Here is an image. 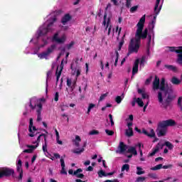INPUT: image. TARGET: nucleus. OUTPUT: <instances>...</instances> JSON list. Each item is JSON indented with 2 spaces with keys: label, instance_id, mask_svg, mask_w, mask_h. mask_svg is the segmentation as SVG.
<instances>
[{
  "label": "nucleus",
  "instance_id": "nucleus-1",
  "mask_svg": "<svg viewBox=\"0 0 182 182\" xmlns=\"http://www.w3.org/2000/svg\"><path fill=\"white\" fill-rule=\"evenodd\" d=\"M144 22H146V15H144L136 24L137 29L135 34V38H132L129 42L127 56H129L132 53H137L139 49H140L141 39H146V38H147L149 30L147 28L144 29ZM143 29H144V32Z\"/></svg>",
  "mask_w": 182,
  "mask_h": 182
},
{
  "label": "nucleus",
  "instance_id": "nucleus-2",
  "mask_svg": "<svg viewBox=\"0 0 182 182\" xmlns=\"http://www.w3.org/2000/svg\"><path fill=\"white\" fill-rule=\"evenodd\" d=\"M176 121L171 119L160 122L158 124L156 129V134L158 137L164 136L167 133V127H173L176 126Z\"/></svg>",
  "mask_w": 182,
  "mask_h": 182
},
{
  "label": "nucleus",
  "instance_id": "nucleus-3",
  "mask_svg": "<svg viewBox=\"0 0 182 182\" xmlns=\"http://www.w3.org/2000/svg\"><path fill=\"white\" fill-rule=\"evenodd\" d=\"M171 93H173V92L168 91L166 99L163 101V93L161 92V91L158 92V100L159 103H161L164 109H167L174 99V97L173 96V95H171Z\"/></svg>",
  "mask_w": 182,
  "mask_h": 182
},
{
  "label": "nucleus",
  "instance_id": "nucleus-4",
  "mask_svg": "<svg viewBox=\"0 0 182 182\" xmlns=\"http://www.w3.org/2000/svg\"><path fill=\"white\" fill-rule=\"evenodd\" d=\"M57 21L56 17H53L52 20L47 24L46 27H41L38 31V38L46 35L48 32H52L53 28V23Z\"/></svg>",
  "mask_w": 182,
  "mask_h": 182
},
{
  "label": "nucleus",
  "instance_id": "nucleus-5",
  "mask_svg": "<svg viewBox=\"0 0 182 182\" xmlns=\"http://www.w3.org/2000/svg\"><path fill=\"white\" fill-rule=\"evenodd\" d=\"M43 136H45V134H41L38 136L37 140L33 142V144H36V145H26V147H28V149H24L23 153H28V154L33 153V150L39 146V143H41V137H43Z\"/></svg>",
  "mask_w": 182,
  "mask_h": 182
},
{
  "label": "nucleus",
  "instance_id": "nucleus-6",
  "mask_svg": "<svg viewBox=\"0 0 182 182\" xmlns=\"http://www.w3.org/2000/svg\"><path fill=\"white\" fill-rule=\"evenodd\" d=\"M15 177V170L11 168H3L0 171V178L2 177Z\"/></svg>",
  "mask_w": 182,
  "mask_h": 182
},
{
  "label": "nucleus",
  "instance_id": "nucleus-7",
  "mask_svg": "<svg viewBox=\"0 0 182 182\" xmlns=\"http://www.w3.org/2000/svg\"><path fill=\"white\" fill-rule=\"evenodd\" d=\"M55 49H56V45L55 44L51 45L50 47L47 48L46 51L38 55V58H40V59H48V56L53 53V51L55 50Z\"/></svg>",
  "mask_w": 182,
  "mask_h": 182
},
{
  "label": "nucleus",
  "instance_id": "nucleus-8",
  "mask_svg": "<svg viewBox=\"0 0 182 182\" xmlns=\"http://www.w3.org/2000/svg\"><path fill=\"white\" fill-rule=\"evenodd\" d=\"M160 92H164L165 96H167V94H168V92H173V90L168 89V85H166V79L161 78V82L159 83Z\"/></svg>",
  "mask_w": 182,
  "mask_h": 182
},
{
  "label": "nucleus",
  "instance_id": "nucleus-9",
  "mask_svg": "<svg viewBox=\"0 0 182 182\" xmlns=\"http://www.w3.org/2000/svg\"><path fill=\"white\" fill-rule=\"evenodd\" d=\"M16 171L19 174L18 179L22 180L23 178V169H22V160L21 159H18L16 164Z\"/></svg>",
  "mask_w": 182,
  "mask_h": 182
},
{
  "label": "nucleus",
  "instance_id": "nucleus-10",
  "mask_svg": "<svg viewBox=\"0 0 182 182\" xmlns=\"http://www.w3.org/2000/svg\"><path fill=\"white\" fill-rule=\"evenodd\" d=\"M28 132L31 133V134H28V136L30 137H35V134H33V132H36V127L33 126V118H30V120H29Z\"/></svg>",
  "mask_w": 182,
  "mask_h": 182
},
{
  "label": "nucleus",
  "instance_id": "nucleus-11",
  "mask_svg": "<svg viewBox=\"0 0 182 182\" xmlns=\"http://www.w3.org/2000/svg\"><path fill=\"white\" fill-rule=\"evenodd\" d=\"M59 34L55 33L53 37V41L57 42V43H65L66 42V36L63 35L61 38H58Z\"/></svg>",
  "mask_w": 182,
  "mask_h": 182
},
{
  "label": "nucleus",
  "instance_id": "nucleus-12",
  "mask_svg": "<svg viewBox=\"0 0 182 182\" xmlns=\"http://www.w3.org/2000/svg\"><path fill=\"white\" fill-rule=\"evenodd\" d=\"M166 49H168V52H175V53H179V55H182V46H168L166 47Z\"/></svg>",
  "mask_w": 182,
  "mask_h": 182
},
{
  "label": "nucleus",
  "instance_id": "nucleus-13",
  "mask_svg": "<svg viewBox=\"0 0 182 182\" xmlns=\"http://www.w3.org/2000/svg\"><path fill=\"white\" fill-rule=\"evenodd\" d=\"M65 157H66V155H63V156H61L60 159V163L61 164V171L60 174H68V172L66 171V169H65Z\"/></svg>",
  "mask_w": 182,
  "mask_h": 182
},
{
  "label": "nucleus",
  "instance_id": "nucleus-14",
  "mask_svg": "<svg viewBox=\"0 0 182 182\" xmlns=\"http://www.w3.org/2000/svg\"><path fill=\"white\" fill-rule=\"evenodd\" d=\"M37 107L38 108L36 110V112H37V122H41L42 120V115H41L42 107H43L42 104L41 102L37 104Z\"/></svg>",
  "mask_w": 182,
  "mask_h": 182
},
{
  "label": "nucleus",
  "instance_id": "nucleus-15",
  "mask_svg": "<svg viewBox=\"0 0 182 182\" xmlns=\"http://www.w3.org/2000/svg\"><path fill=\"white\" fill-rule=\"evenodd\" d=\"M160 90V78L157 75H155V78L153 82V90Z\"/></svg>",
  "mask_w": 182,
  "mask_h": 182
},
{
  "label": "nucleus",
  "instance_id": "nucleus-16",
  "mask_svg": "<svg viewBox=\"0 0 182 182\" xmlns=\"http://www.w3.org/2000/svg\"><path fill=\"white\" fill-rule=\"evenodd\" d=\"M59 70V67H57V70L55 72V75H56V83L59 82V78L60 77V75H62V70H63V61L61 62V64L60 65V70Z\"/></svg>",
  "mask_w": 182,
  "mask_h": 182
},
{
  "label": "nucleus",
  "instance_id": "nucleus-17",
  "mask_svg": "<svg viewBox=\"0 0 182 182\" xmlns=\"http://www.w3.org/2000/svg\"><path fill=\"white\" fill-rule=\"evenodd\" d=\"M139 63H140V60L136 59L134 63V66L132 68V76H134L136 73H139Z\"/></svg>",
  "mask_w": 182,
  "mask_h": 182
},
{
  "label": "nucleus",
  "instance_id": "nucleus-18",
  "mask_svg": "<svg viewBox=\"0 0 182 182\" xmlns=\"http://www.w3.org/2000/svg\"><path fill=\"white\" fill-rule=\"evenodd\" d=\"M159 5H160V0H156L154 9V12L155 14V16H154V19H156L157 18V16L159 15L160 12V9H161V7L159 9ZM158 9V11H157Z\"/></svg>",
  "mask_w": 182,
  "mask_h": 182
},
{
  "label": "nucleus",
  "instance_id": "nucleus-19",
  "mask_svg": "<svg viewBox=\"0 0 182 182\" xmlns=\"http://www.w3.org/2000/svg\"><path fill=\"white\" fill-rule=\"evenodd\" d=\"M70 19H72V16H70L69 14H67L62 18L61 23L63 25H66V23H68Z\"/></svg>",
  "mask_w": 182,
  "mask_h": 182
},
{
  "label": "nucleus",
  "instance_id": "nucleus-20",
  "mask_svg": "<svg viewBox=\"0 0 182 182\" xmlns=\"http://www.w3.org/2000/svg\"><path fill=\"white\" fill-rule=\"evenodd\" d=\"M142 133L145 134V136H147L148 137H156V132H154V129H151V134H149L147 130L145 129H142Z\"/></svg>",
  "mask_w": 182,
  "mask_h": 182
},
{
  "label": "nucleus",
  "instance_id": "nucleus-21",
  "mask_svg": "<svg viewBox=\"0 0 182 182\" xmlns=\"http://www.w3.org/2000/svg\"><path fill=\"white\" fill-rule=\"evenodd\" d=\"M159 146H160V143L157 144L155 148H153L151 152L148 154V157H153V156L156 155V153H159Z\"/></svg>",
  "mask_w": 182,
  "mask_h": 182
},
{
  "label": "nucleus",
  "instance_id": "nucleus-22",
  "mask_svg": "<svg viewBox=\"0 0 182 182\" xmlns=\"http://www.w3.org/2000/svg\"><path fill=\"white\" fill-rule=\"evenodd\" d=\"M119 153H124L127 150V145L124 144V142H119Z\"/></svg>",
  "mask_w": 182,
  "mask_h": 182
},
{
  "label": "nucleus",
  "instance_id": "nucleus-23",
  "mask_svg": "<svg viewBox=\"0 0 182 182\" xmlns=\"http://www.w3.org/2000/svg\"><path fill=\"white\" fill-rule=\"evenodd\" d=\"M138 93L139 95H141L142 99H149V96L146 94V92L144 89H138Z\"/></svg>",
  "mask_w": 182,
  "mask_h": 182
},
{
  "label": "nucleus",
  "instance_id": "nucleus-24",
  "mask_svg": "<svg viewBox=\"0 0 182 182\" xmlns=\"http://www.w3.org/2000/svg\"><path fill=\"white\" fill-rule=\"evenodd\" d=\"M148 38L149 40L146 44V55H148V56H150V43H151V36L149 35Z\"/></svg>",
  "mask_w": 182,
  "mask_h": 182
},
{
  "label": "nucleus",
  "instance_id": "nucleus-25",
  "mask_svg": "<svg viewBox=\"0 0 182 182\" xmlns=\"http://www.w3.org/2000/svg\"><path fill=\"white\" fill-rule=\"evenodd\" d=\"M164 67L168 69V70H172V72H177V67L171 65H165Z\"/></svg>",
  "mask_w": 182,
  "mask_h": 182
},
{
  "label": "nucleus",
  "instance_id": "nucleus-26",
  "mask_svg": "<svg viewBox=\"0 0 182 182\" xmlns=\"http://www.w3.org/2000/svg\"><path fill=\"white\" fill-rule=\"evenodd\" d=\"M127 152L131 153L134 156H137V150H136V148L134 146L129 147V149H128Z\"/></svg>",
  "mask_w": 182,
  "mask_h": 182
},
{
  "label": "nucleus",
  "instance_id": "nucleus-27",
  "mask_svg": "<svg viewBox=\"0 0 182 182\" xmlns=\"http://www.w3.org/2000/svg\"><path fill=\"white\" fill-rule=\"evenodd\" d=\"M125 134L127 137H132L134 135L133 128H128L125 132Z\"/></svg>",
  "mask_w": 182,
  "mask_h": 182
},
{
  "label": "nucleus",
  "instance_id": "nucleus-28",
  "mask_svg": "<svg viewBox=\"0 0 182 182\" xmlns=\"http://www.w3.org/2000/svg\"><path fill=\"white\" fill-rule=\"evenodd\" d=\"M171 82L173 85H180V83H181V80L176 77H173Z\"/></svg>",
  "mask_w": 182,
  "mask_h": 182
},
{
  "label": "nucleus",
  "instance_id": "nucleus-29",
  "mask_svg": "<svg viewBox=\"0 0 182 182\" xmlns=\"http://www.w3.org/2000/svg\"><path fill=\"white\" fill-rule=\"evenodd\" d=\"M55 135H56V141L58 144H63V141L59 140L60 139V136H59V132H58V129H55Z\"/></svg>",
  "mask_w": 182,
  "mask_h": 182
},
{
  "label": "nucleus",
  "instance_id": "nucleus-30",
  "mask_svg": "<svg viewBox=\"0 0 182 182\" xmlns=\"http://www.w3.org/2000/svg\"><path fill=\"white\" fill-rule=\"evenodd\" d=\"M124 38H126V34H124L121 41L119 42L118 50H122V48L123 47V45H124Z\"/></svg>",
  "mask_w": 182,
  "mask_h": 182
},
{
  "label": "nucleus",
  "instance_id": "nucleus-31",
  "mask_svg": "<svg viewBox=\"0 0 182 182\" xmlns=\"http://www.w3.org/2000/svg\"><path fill=\"white\" fill-rule=\"evenodd\" d=\"M129 170H130V165L127 164H124L121 168V171L129 172Z\"/></svg>",
  "mask_w": 182,
  "mask_h": 182
},
{
  "label": "nucleus",
  "instance_id": "nucleus-32",
  "mask_svg": "<svg viewBox=\"0 0 182 182\" xmlns=\"http://www.w3.org/2000/svg\"><path fill=\"white\" fill-rule=\"evenodd\" d=\"M136 170H137L136 171L137 176H141V174H144V173H146L144 171H143V168L140 166H137Z\"/></svg>",
  "mask_w": 182,
  "mask_h": 182
},
{
  "label": "nucleus",
  "instance_id": "nucleus-33",
  "mask_svg": "<svg viewBox=\"0 0 182 182\" xmlns=\"http://www.w3.org/2000/svg\"><path fill=\"white\" fill-rule=\"evenodd\" d=\"M161 168H163V164H158V165L151 168V170H152L153 171H156L157 170H161Z\"/></svg>",
  "mask_w": 182,
  "mask_h": 182
},
{
  "label": "nucleus",
  "instance_id": "nucleus-34",
  "mask_svg": "<svg viewBox=\"0 0 182 182\" xmlns=\"http://www.w3.org/2000/svg\"><path fill=\"white\" fill-rule=\"evenodd\" d=\"M165 146H166L169 150H173V149H174V145L168 141H165Z\"/></svg>",
  "mask_w": 182,
  "mask_h": 182
},
{
  "label": "nucleus",
  "instance_id": "nucleus-35",
  "mask_svg": "<svg viewBox=\"0 0 182 182\" xmlns=\"http://www.w3.org/2000/svg\"><path fill=\"white\" fill-rule=\"evenodd\" d=\"M98 176L102 178V177H106V172L103 170H100L97 172Z\"/></svg>",
  "mask_w": 182,
  "mask_h": 182
},
{
  "label": "nucleus",
  "instance_id": "nucleus-36",
  "mask_svg": "<svg viewBox=\"0 0 182 182\" xmlns=\"http://www.w3.org/2000/svg\"><path fill=\"white\" fill-rule=\"evenodd\" d=\"M136 103L139 107H143V106H144V102L140 98L136 99Z\"/></svg>",
  "mask_w": 182,
  "mask_h": 182
},
{
  "label": "nucleus",
  "instance_id": "nucleus-37",
  "mask_svg": "<svg viewBox=\"0 0 182 182\" xmlns=\"http://www.w3.org/2000/svg\"><path fill=\"white\" fill-rule=\"evenodd\" d=\"M76 86H77V80H75L73 81V83L71 84V87H70L71 92H73V90H75V89L76 88Z\"/></svg>",
  "mask_w": 182,
  "mask_h": 182
},
{
  "label": "nucleus",
  "instance_id": "nucleus-38",
  "mask_svg": "<svg viewBox=\"0 0 182 182\" xmlns=\"http://www.w3.org/2000/svg\"><path fill=\"white\" fill-rule=\"evenodd\" d=\"M93 107H96V105L95 104H90L88 106V109L87 111V114H90V110H92V109H93Z\"/></svg>",
  "mask_w": 182,
  "mask_h": 182
},
{
  "label": "nucleus",
  "instance_id": "nucleus-39",
  "mask_svg": "<svg viewBox=\"0 0 182 182\" xmlns=\"http://www.w3.org/2000/svg\"><path fill=\"white\" fill-rule=\"evenodd\" d=\"M85 151V148H82L81 149H77L73 151V153L75 154H80V153H83Z\"/></svg>",
  "mask_w": 182,
  "mask_h": 182
},
{
  "label": "nucleus",
  "instance_id": "nucleus-40",
  "mask_svg": "<svg viewBox=\"0 0 182 182\" xmlns=\"http://www.w3.org/2000/svg\"><path fill=\"white\" fill-rule=\"evenodd\" d=\"M116 59L114 62V66H117V63L119 62V51L115 50Z\"/></svg>",
  "mask_w": 182,
  "mask_h": 182
},
{
  "label": "nucleus",
  "instance_id": "nucleus-41",
  "mask_svg": "<svg viewBox=\"0 0 182 182\" xmlns=\"http://www.w3.org/2000/svg\"><path fill=\"white\" fill-rule=\"evenodd\" d=\"M137 9H139V6H134L130 9L129 11L131 14H134Z\"/></svg>",
  "mask_w": 182,
  "mask_h": 182
},
{
  "label": "nucleus",
  "instance_id": "nucleus-42",
  "mask_svg": "<svg viewBox=\"0 0 182 182\" xmlns=\"http://www.w3.org/2000/svg\"><path fill=\"white\" fill-rule=\"evenodd\" d=\"M177 62H178V65H181V66H182V54L178 55Z\"/></svg>",
  "mask_w": 182,
  "mask_h": 182
},
{
  "label": "nucleus",
  "instance_id": "nucleus-43",
  "mask_svg": "<svg viewBox=\"0 0 182 182\" xmlns=\"http://www.w3.org/2000/svg\"><path fill=\"white\" fill-rule=\"evenodd\" d=\"M182 97H179L178 99V107H180L181 112H182Z\"/></svg>",
  "mask_w": 182,
  "mask_h": 182
},
{
  "label": "nucleus",
  "instance_id": "nucleus-44",
  "mask_svg": "<svg viewBox=\"0 0 182 182\" xmlns=\"http://www.w3.org/2000/svg\"><path fill=\"white\" fill-rule=\"evenodd\" d=\"M89 134L90 136H95L96 134H99V131H97L96 129H92V131L90 132Z\"/></svg>",
  "mask_w": 182,
  "mask_h": 182
},
{
  "label": "nucleus",
  "instance_id": "nucleus-45",
  "mask_svg": "<svg viewBox=\"0 0 182 182\" xmlns=\"http://www.w3.org/2000/svg\"><path fill=\"white\" fill-rule=\"evenodd\" d=\"M122 97L121 96H117L115 98V102L117 103V105H120L122 103Z\"/></svg>",
  "mask_w": 182,
  "mask_h": 182
},
{
  "label": "nucleus",
  "instance_id": "nucleus-46",
  "mask_svg": "<svg viewBox=\"0 0 182 182\" xmlns=\"http://www.w3.org/2000/svg\"><path fill=\"white\" fill-rule=\"evenodd\" d=\"M144 62H146V57L143 56L140 61V66H142V68H144Z\"/></svg>",
  "mask_w": 182,
  "mask_h": 182
},
{
  "label": "nucleus",
  "instance_id": "nucleus-47",
  "mask_svg": "<svg viewBox=\"0 0 182 182\" xmlns=\"http://www.w3.org/2000/svg\"><path fill=\"white\" fill-rule=\"evenodd\" d=\"M105 133L107 134V136H113V134H114V132L109 129H105Z\"/></svg>",
  "mask_w": 182,
  "mask_h": 182
},
{
  "label": "nucleus",
  "instance_id": "nucleus-48",
  "mask_svg": "<svg viewBox=\"0 0 182 182\" xmlns=\"http://www.w3.org/2000/svg\"><path fill=\"white\" fill-rule=\"evenodd\" d=\"M105 97H107V92L105 94L101 95V96L100 97L99 102H102V100H105Z\"/></svg>",
  "mask_w": 182,
  "mask_h": 182
},
{
  "label": "nucleus",
  "instance_id": "nucleus-49",
  "mask_svg": "<svg viewBox=\"0 0 182 182\" xmlns=\"http://www.w3.org/2000/svg\"><path fill=\"white\" fill-rule=\"evenodd\" d=\"M109 122L111 123V126H114V122L113 121V116L112 114H109Z\"/></svg>",
  "mask_w": 182,
  "mask_h": 182
},
{
  "label": "nucleus",
  "instance_id": "nucleus-50",
  "mask_svg": "<svg viewBox=\"0 0 182 182\" xmlns=\"http://www.w3.org/2000/svg\"><path fill=\"white\" fill-rule=\"evenodd\" d=\"M144 180H146V178L145 177H141V176H139L136 178V180L135 181V182H143L144 181Z\"/></svg>",
  "mask_w": 182,
  "mask_h": 182
},
{
  "label": "nucleus",
  "instance_id": "nucleus-51",
  "mask_svg": "<svg viewBox=\"0 0 182 182\" xmlns=\"http://www.w3.org/2000/svg\"><path fill=\"white\" fill-rule=\"evenodd\" d=\"M162 168H164L165 170H167V168H173V164H168V165H162Z\"/></svg>",
  "mask_w": 182,
  "mask_h": 182
},
{
  "label": "nucleus",
  "instance_id": "nucleus-52",
  "mask_svg": "<svg viewBox=\"0 0 182 182\" xmlns=\"http://www.w3.org/2000/svg\"><path fill=\"white\" fill-rule=\"evenodd\" d=\"M153 79V77H149L148 79L146 80L145 81V85L147 86L150 85V82H151V80Z\"/></svg>",
  "mask_w": 182,
  "mask_h": 182
},
{
  "label": "nucleus",
  "instance_id": "nucleus-53",
  "mask_svg": "<svg viewBox=\"0 0 182 182\" xmlns=\"http://www.w3.org/2000/svg\"><path fill=\"white\" fill-rule=\"evenodd\" d=\"M72 83H73L72 80L68 78L67 79V86H68V87H70V89L72 87Z\"/></svg>",
  "mask_w": 182,
  "mask_h": 182
},
{
  "label": "nucleus",
  "instance_id": "nucleus-54",
  "mask_svg": "<svg viewBox=\"0 0 182 182\" xmlns=\"http://www.w3.org/2000/svg\"><path fill=\"white\" fill-rule=\"evenodd\" d=\"M126 6L127 8H130L132 6V0H126Z\"/></svg>",
  "mask_w": 182,
  "mask_h": 182
},
{
  "label": "nucleus",
  "instance_id": "nucleus-55",
  "mask_svg": "<svg viewBox=\"0 0 182 182\" xmlns=\"http://www.w3.org/2000/svg\"><path fill=\"white\" fill-rule=\"evenodd\" d=\"M43 151L44 153H46V151H48V144H44L43 145Z\"/></svg>",
  "mask_w": 182,
  "mask_h": 182
},
{
  "label": "nucleus",
  "instance_id": "nucleus-56",
  "mask_svg": "<svg viewBox=\"0 0 182 182\" xmlns=\"http://www.w3.org/2000/svg\"><path fill=\"white\" fill-rule=\"evenodd\" d=\"M75 45V42L71 41L68 45H67V48L69 50Z\"/></svg>",
  "mask_w": 182,
  "mask_h": 182
},
{
  "label": "nucleus",
  "instance_id": "nucleus-57",
  "mask_svg": "<svg viewBox=\"0 0 182 182\" xmlns=\"http://www.w3.org/2000/svg\"><path fill=\"white\" fill-rule=\"evenodd\" d=\"M82 171H83L82 168H77L75 171H74V176L79 174L78 173H82Z\"/></svg>",
  "mask_w": 182,
  "mask_h": 182
},
{
  "label": "nucleus",
  "instance_id": "nucleus-58",
  "mask_svg": "<svg viewBox=\"0 0 182 182\" xmlns=\"http://www.w3.org/2000/svg\"><path fill=\"white\" fill-rule=\"evenodd\" d=\"M54 100L55 102H58V100H59V92H55Z\"/></svg>",
  "mask_w": 182,
  "mask_h": 182
},
{
  "label": "nucleus",
  "instance_id": "nucleus-59",
  "mask_svg": "<svg viewBox=\"0 0 182 182\" xmlns=\"http://www.w3.org/2000/svg\"><path fill=\"white\" fill-rule=\"evenodd\" d=\"M107 18V14L105 12L104 14V21H103V25L106 26V18Z\"/></svg>",
  "mask_w": 182,
  "mask_h": 182
},
{
  "label": "nucleus",
  "instance_id": "nucleus-60",
  "mask_svg": "<svg viewBox=\"0 0 182 182\" xmlns=\"http://www.w3.org/2000/svg\"><path fill=\"white\" fill-rule=\"evenodd\" d=\"M111 2H112L115 6L119 5V0H111Z\"/></svg>",
  "mask_w": 182,
  "mask_h": 182
},
{
  "label": "nucleus",
  "instance_id": "nucleus-61",
  "mask_svg": "<svg viewBox=\"0 0 182 182\" xmlns=\"http://www.w3.org/2000/svg\"><path fill=\"white\" fill-rule=\"evenodd\" d=\"M53 156L55 159H62V157H60V154H58V153H54Z\"/></svg>",
  "mask_w": 182,
  "mask_h": 182
},
{
  "label": "nucleus",
  "instance_id": "nucleus-62",
  "mask_svg": "<svg viewBox=\"0 0 182 182\" xmlns=\"http://www.w3.org/2000/svg\"><path fill=\"white\" fill-rule=\"evenodd\" d=\"M75 176L76 177H77V178H83V177H85V175L83 173H78Z\"/></svg>",
  "mask_w": 182,
  "mask_h": 182
},
{
  "label": "nucleus",
  "instance_id": "nucleus-63",
  "mask_svg": "<svg viewBox=\"0 0 182 182\" xmlns=\"http://www.w3.org/2000/svg\"><path fill=\"white\" fill-rule=\"evenodd\" d=\"M86 171H93V166H88L86 169Z\"/></svg>",
  "mask_w": 182,
  "mask_h": 182
},
{
  "label": "nucleus",
  "instance_id": "nucleus-64",
  "mask_svg": "<svg viewBox=\"0 0 182 182\" xmlns=\"http://www.w3.org/2000/svg\"><path fill=\"white\" fill-rule=\"evenodd\" d=\"M36 157L37 156L36 155H33L32 159H31V163L33 164L35 163V160H36Z\"/></svg>",
  "mask_w": 182,
  "mask_h": 182
}]
</instances>
